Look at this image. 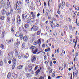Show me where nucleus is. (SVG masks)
Instances as JSON below:
<instances>
[{"label": "nucleus", "instance_id": "obj_1", "mask_svg": "<svg viewBox=\"0 0 79 79\" xmlns=\"http://www.w3.org/2000/svg\"><path fill=\"white\" fill-rule=\"evenodd\" d=\"M13 52H10L8 54V58L9 60H11L13 57Z\"/></svg>", "mask_w": 79, "mask_h": 79}, {"label": "nucleus", "instance_id": "obj_2", "mask_svg": "<svg viewBox=\"0 0 79 79\" xmlns=\"http://www.w3.org/2000/svg\"><path fill=\"white\" fill-rule=\"evenodd\" d=\"M14 6V8L15 10H18L19 9V4L18 2H17L16 5H15Z\"/></svg>", "mask_w": 79, "mask_h": 79}, {"label": "nucleus", "instance_id": "obj_3", "mask_svg": "<svg viewBox=\"0 0 79 79\" xmlns=\"http://www.w3.org/2000/svg\"><path fill=\"white\" fill-rule=\"evenodd\" d=\"M37 44H39V46H40V44H41V40L40 39L38 40L37 42L36 41H35L33 43L34 45H37Z\"/></svg>", "mask_w": 79, "mask_h": 79}, {"label": "nucleus", "instance_id": "obj_4", "mask_svg": "<svg viewBox=\"0 0 79 79\" xmlns=\"http://www.w3.org/2000/svg\"><path fill=\"white\" fill-rule=\"evenodd\" d=\"M78 74V71L77 70H76L75 72H73V79H74V76L75 77H77V74Z\"/></svg>", "mask_w": 79, "mask_h": 79}, {"label": "nucleus", "instance_id": "obj_5", "mask_svg": "<svg viewBox=\"0 0 79 79\" xmlns=\"http://www.w3.org/2000/svg\"><path fill=\"white\" fill-rule=\"evenodd\" d=\"M17 19L18 23V24H20V23H21V19H20V16H17Z\"/></svg>", "mask_w": 79, "mask_h": 79}, {"label": "nucleus", "instance_id": "obj_6", "mask_svg": "<svg viewBox=\"0 0 79 79\" xmlns=\"http://www.w3.org/2000/svg\"><path fill=\"white\" fill-rule=\"evenodd\" d=\"M33 29V31H36L38 30V27L37 26H35V25H33L32 27L31 28V29Z\"/></svg>", "mask_w": 79, "mask_h": 79}, {"label": "nucleus", "instance_id": "obj_7", "mask_svg": "<svg viewBox=\"0 0 79 79\" xmlns=\"http://www.w3.org/2000/svg\"><path fill=\"white\" fill-rule=\"evenodd\" d=\"M23 56V54L22 52H19V54H18V57L19 59H20L22 58V57Z\"/></svg>", "mask_w": 79, "mask_h": 79}, {"label": "nucleus", "instance_id": "obj_8", "mask_svg": "<svg viewBox=\"0 0 79 79\" xmlns=\"http://www.w3.org/2000/svg\"><path fill=\"white\" fill-rule=\"evenodd\" d=\"M32 69V66L31 65H29L28 66V71H31Z\"/></svg>", "mask_w": 79, "mask_h": 79}, {"label": "nucleus", "instance_id": "obj_9", "mask_svg": "<svg viewBox=\"0 0 79 79\" xmlns=\"http://www.w3.org/2000/svg\"><path fill=\"white\" fill-rule=\"evenodd\" d=\"M18 51L17 50L15 51V53H14V55L15 56V57H18Z\"/></svg>", "mask_w": 79, "mask_h": 79}, {"label": "nucleus", "instance_id": "obj_10", "mask_svg": "<svg viewBox=\"0 0 79 79\" xmlns=\"http://www.w3.org/2000/svg\"><path fill=\"white\" fill-rule=\"evenodd\" d=\"M1 13L2 15H4L5 14V13H6V11L4 9L2 10Z\"/></svg>", "mask_w": 79, "mask_h": 79}, {"label": "nucleus", "instance_id": "obj_11", "mask_svg": "<svg viewBox=\"0 0 79 79\" xmlns=\"http://www.w3.org/2000/svg\"><path fill=\"white\" fill-rule=\"evenodd\" d=\"M7 24H10V22L11 21V19H10V18H9V17H7Z\"/></svg>", "mask_w": 79, "mask_h": 79}, {"label": "nucleus", "instance_id": "obj_12", "mask_svg": "<svg viewBox=\"0 0 79 79\" xmlns=\"http://www.w3.org/2000/svg\"><path fill=\"white\" fill-rule=\"evenodd\" d=\"M26 76L28 78H30L31 77V76L29 73H26Z\"/></svg>", "mask_w": 79, "mask_h": 79}, {"label": "nucleus", "instance_id": "obj_13", "mask_svg": "<svg viewBox=\"0 0 79 79\" xmlns=\"http://www.w3.org/2000/svg\"><path fill=\"white\" fill-rule=\"evenodd\" d=\"M36 60V57H35V56H33L32 59H31V60L32 61V62H34L35 60Z\"/></svg>", "mask_w": 79, "mask_h": 79}, {"label": "nucleus", "instance_id": "obj_14", "mask_svg": "<svg viewBox=\"0 0 79 79\" xmlns=\"http://www.w3.org/2000/svg\"><path fill=\"white\" fill-rule=\"evenodd\" d=\"M15 36L17 37H19L20 36V35L19 34V32H17L15 34Z\"/></svg>", "mask_w": 79, "mask_h": 79}, {"label": "nucleus", "instance_id": "obj_15", "mask_svg": "<svg viewBox=\"0 0 79 79\" xmlns=\"http://www.w3.org/2000/svg\"><path fill=\"white\" fill-rule=\"evenodd\" d=\"M7 43H8L9 44H10L11 42H13V39H11V40H9V41L8 40H6Z\"/></svg>", "mask_w": 79, "mask_h": 79}, {"label": "nucleus", "instance_id": "obj_16", "mask_svg": "<svg viewBox=\"0 0 79 79\" xmlns=\"http://www.w3.org/2000/svg\"><path fill=\"white\" fill-rule=\"evenodd\" d=\"M23 67V65L18 66H17V69H18L21 70L22 69Z\"/></svg>", "mask_w": 79, "mask_h": 79}, {"label": "nucleus", "instance_id": "obj_17", "mask_svg": "<svg viewBox=\"0 0 79 79\" xmlns=\"http://www.w3.org/2000/svg\"><path fill=\"white\" fill-rule=\"evenodd\" d=\"M16 59L15 58H13L12 60L13 64H16Z\"/></svg>", "mask_w": 79, "mask_h": 79}, {"label": "nucleus", "instance_id": "obj_18", "mask_svg": "<svg viewBox=\"0 0 79 79\" xmlns=\"http://www.w3.org/2000/svg\"><path fill=\"white\" fill-rule=\"evenodd\" d=\"M7 8H11V5L10 4V3L9 2H8L7 3Z\"/></svg>", "mask_w": 79, "mask_h": 79}, {"label": "nucleus", "instance_id": "obj_19", "mask_svg": "<svg viewBox=\"0 0 79 79\" xmlns=\"http://www.w3.org/2000/svg\"><path fill=\"white\" fill-rule=\"evenodd\" d=\"M58 7H59V9H60V7H61V8H62V9H63V5L62 4H60L58 5Z\"/></svg>", "mask_w": 79, "mask_h": 79}, {"label": "nucleus", "instance_id": "obj_20", "mask_svg": "<svg viewBox=\"0 0 79 79\" xmlns=\"http://www.w3.org/2000/svg\"><path fill=\"white\" fill-rule=\"evenodd\" d=\"M28 40V38L27 37V36H25L23 37V40L25 41H27V40Z\"/></svg>", "mask_w": 79, "mask_h": 79}, {"label": "nucleus", "instance_id": "obj_21", "mask_svg": "<svg viewBox=\"0 0 79 79\" xmlns=\"http://www.w3.org/2000/svg\"><path fill=\"white\" fill-rule=\"evenodd\" d=\"M11 76V73L10 72H9L8 75L7 76V78H8V79H10Z\"/></svg>", "mask_w": 79, "mask_h": 79}, {"label": "nucleus", "instance_id": "obj_22", "mask_svg": "<svg viewBox=\"0 0 79 79\" xmlns=\"http://www.w3.org/2000/svg\"><path fill=\"white\" fill-rule=\"evenodd\" d=\"M13 64L12 66V69H14L15 67L16 64L15 63H13Z\"/></svg>", "mask_w": 79, "mask_h": 79}, {"label": "nucleus", "instance_id": "obj_23", "mask_svg": "<svg viewBox=\"0 0 79 79\" xmlns=\"http://www.w3.org/2000/svg\"><path fill=\"white\" fill-rule=\"evenodd\" d=\"M29 56V54L28 53H26V55L24 56V57L26 58H27Z\"/></svg>", "mask_w": 79, "mask_h": 79}, {"label": "nucleus", "instance_id": "obj_24", "mask_svg": "<svg viewBox=\"0 0 79 79\" xmlns=\"http://www.w3.org/2000/svg\"><path fill=\"white\" fill-rule=\"evenodd\" d=\"M35 47L33 46H31L30 48L31 50H32H32H35Z\"/></svg>", "mask_w": 79, "mask_h": 79}, {"label": "nucleus", "instance_id": "obj_25", "mask_svg": "<svg viewBox=\"0 0 79 79\" xmlns=\"http://www.w3.org/2000/svg\"><path fill=\"white\" fill-rule=\"evenodd\" d=\"M30 17V15H27L26 16H25V18L26 19H29Z\"/></svg>", "mask_w": 79, "mask_h": 79}, {"label": "nucleus", "instance_id": "obj_26", "mask_svg": "<svg viewBox=\"0 0 79 79\" xmlns=\"http://www.w3.org/2000/svg\"><path fill=\"white\" fill-rule=\"evenodd\" d=\"M68 76H69V77L71 76L70 79H72V73L71 74H71L70 73H68Z\"/></svg>", "mask_w": 79, "mask_h": 79}, {"label": "nucleus", "instance_id": "obj_27", "mask_svg": "<svg viewBox=\"0 0 79 79\" xmlns=\"http://www.w3.org/2000/svg\"><path fill=\"white\" fill-rule=\"evenodd\" d=\"M30 20L31 22H34V17H31L30 18Z\"/></svg>", "mask_w": 79, "mask_h": 79}, {"label": "nucleus", "instance_id": "obj_28", "mask_svg": "<svg viewBox=\"0 0 79 79\" xmlns=\"http://www.w3.org/2000/svg\"><path fill=\"white\" fill-rule=\"evenodd\" d=\"M22 48L24 49L25 48V43H23V44H22Z\"/></svg>", "mask_w": 79, "mask_h": 79}, {"label": "nucleus", "instance_id": "obj_29", "mask_svg": "<svg viewBox=\"0 0 79 79\" xmlns=\"http://www.w3.org/2000/svg\"><path fill=\"white\" fill-rule=\"evenodd\" d=\"M40 72V69H39L36 71L35 72L36 75H38V74H39Z\"/></svg>", "mask_w": 79, "mask_h": 79}, {"label": "nucleus", "instance_id": "obj_30", "mask_svg": "<svg viewBox=\"0 0 79 79\" xmlns=\"http://www.w3.org/2000/svg\"><path fill=\"white\" fill-rule=\"evenodd\" d=\"M20 44V41H17L16 42V45L17 46H19Z\"/></svg>", "mask_w": 79, "mask_h": 79}, {"label": "nucleus", "instance_id": "obj_31", "mask_svg": "<svg viewBox=\"0 0 79 79\" xmlns=\"http://www.w3.org/2000/svg\"><path fill=\"white\" fill-rule=\"evenodd\" d=\"M38 52V50H35V51H34L32 52L33 54H36V52Z\"/></svg>", "mask_w": 79, "mask_h": 79}, {"label": "nucleus", "instance_id": "obj_32", "mask_svg": "<svg viewBox=\"0 0 79 79\" xmlns=\"http://www.w3.org/2000/svg\"><path fill=\"white\" fill-rule=\"evenodd\" d=\"M25 28H27L29 27V24L27 23L25 25Z\"/></svg>", "mask_w": 79, "mask_h": 79}, {"label": "nucleus", "instance_id": "obj_33", "mask_svg": "<svg viewBox=\"0 0 79 79\" xmlns=\"http://www.w3.org/2000/svg\"><path fill=\"white\" fill-rule=\"evenodd\" d=\"M0 19H2V20H4L5 19V16H1L0 18Z\"/></svg>", "mask_w": 79, "mask_h": 79}, {"label": "nucleus", "instance_id": "obj_34", "mask_svg": "<svg viewBox=\"0 0 79 79\" xmlns=\"http://www.w3.org/2000/svg\"><path fill=\"white\" fill-rule=\"evenodd\" d=\"M62 3L63 5L64 6H65V5H66V4H65V1H64V0H63L62 2Z\"/></svg>", "mask_w": 79, "mask_h": 79}, {"label": "nucleus", "instance_id": "obj_35", "mask_svg": "<svg viewBox=\"0 0 79 79\" xmlns=\"http://www.w3.org/2000/svg\"><path fill=\"white\" fill-rule=\"evenodd\" d=\"M64 30H68V27H67V26H64Z\"/></svg>", "mask_w": 79, "mask_h": 79}, {"label": "nucleus", "instance_id": "obj_36", "mask_svg": "<svg viewBox=\"0 0 79 79\" xmlns=\"http://www.w3.org/2000/svg\"><path fill=\"white\" fill-rule=\"evenodd\" d=\"M5 2L3 0H1V5H3V4H4Z\"/></svg>", "mask_w": 79, "mask_h": 79}, {"label": "nucleus", "instance_id": "obj_37", "mask_svg": "<svg viewBox=\"0 0 79 79\" xmlns=\"http://www.w3.org/2000/svg\"><path fill=\"white\" fill-rule=\"evenodd\" d=\"M1 48L2 49H3V48H4V45H3V44H2L1 45Z\"/></svg>", "mask_w": 79, "mask_h": 79}, {"label": "nucleus", "instance_id": "obj_38", "mask_svg": "<svg viewBox=\"0 0 79 79\" xmlns=\"http://www.w3.org/2000/svg\"><path fill=\"white\" fill-rule=\"evenodd\" d=\"M31 15H32V16H33V17H35V14H34V13L33 12H31Z\"/></svg>", "mask_w": 79, "mask_h": 79}, {"label": "nucleus", "instance_id": "obj_39", "mask_svg": "<svg viewBox=\"0 0 79 79\" xmlns=\"http://www.w3.org/2000/svg\"><path fill=\"white\" fill-rule=\"evenodd\" d=\"M20 39H22L23 38V34L22 33H20Z\"/></svg>", "mask_w": 79, "mask_h": 79}, {"label": "nucleus", "instance_id": "obj_40", "mask_svg": "<svg viewBox=\"0 0 79 79\" xmlns=\"http://www.w3.org/2000/svg\"><path fill=\"white\" fill-rule=\"evenodd\" d=\"M3 65L2 61H0V66H2Z\"/></svg>", "mask_w": 79, "mask_h": 79}, {"label": "nucleus", "instance_id": "obj_41", "mask_svg": "<svg viewBox=\"0 0 79 79\" xmlns=\"http://www.w3.org/2000/svg\"><path fill=\"white\" fill-rule=\"evenodd\" d=\"M15 29V28L13 27H11V31L12 32H14V30Z\"/></svg>", "mask_w": 79, "mask_h": 79}, {"label": "nucleus", "instance_id": "obj_42", "mask_svg": "<svg viewBox=\"0 0 79 79\" xmlns=\"http://www.w3.org/2000/svg\"><path fill=\"white\" fill-rule=\"evenodd\" d=\"M11 14H13V9H11L10 11Z\"/></svg>", "mask_w": 79, "mask_h": 79}, {"label": "nucleus", "instance_id": "obj_43", "mask_svg": "<svg viewBox=\"0 0 79 79\" xmlns=\"http://www.w3.org/2000/svg\"><path fill=\"white\" fill-rule=\"evenodd\" d=\"M22 16V18H23V19H24V17H25V16H25V15H24V14H23Z\"/></svg>", "mask_w": 79, "mask_h": 79}, {"label": "nucleus", "instance_id": "obj_44", "mask_svg": "<svg viewBox=\"0 0 79 79\" xmlns=\"http://www.w3.org/2000/svg\"><path fill=\"white\" fill-rule=\"evenodd\" d=\"M39 79H44V77L40 76Z\"/></svg>", "mask_w": 79, "mask_h": 79}, {"label": "nucleus", "instance_id": "obj_45", "mask_svg": "<svg viewBox=\"0 0 79 79\" xmlns=\"http://www.w3.org/2000/svg\"><path fill=\"white\" fill-rule=\"evenodd\" d=\"M21 8H20L19 9V11H18V13H21Z\"/></svg>", "mask_w": 79, "mask_h": 79}, {"label": "nucleus", "instance_id": "obj_46", "mask_svg": "<svg viewBox=\"0 0 79 79\" xmlns=\"http://www.w3.org/2000/svg\"><path fill=\"white\" fill-rule=\"evenodd\" d=\"M53 34H54V36H55V37H56V36L57 35V33H56V32H54L53 33Z\"/></svg>", "mask_w": 79, "mask_h": 79}, {"label": "nucleus", "instance_id": "obj_47", "mask_svg": "<svg viewBox=\"0 0 79 79\" xmlns=\"http://www.w3.org/2000/svg\"><path fill=\"white\" fill-rule=\"evenodd\" d=\"M69 29L70 30H71L72 29V26L71 25L69 26Z\"/></svg>", "mask_w": 79, "mask_h": 79}, {"label": "nucleus", "instance_id": "obj_48", "mask_svg": "<svg viewBox=\"0 0 79 79\" xmlns=\"http://www.w3.org/2000/svg\"><path fill=\"white\" fill-rule=\"evenodd\" d=\"M27 23H31V20L28 19L27 20Z\"/></svg>", "mask_w": 79, "mask_h": 79}, {"label": "nucleus", "instance_id": "obj_49", "mask_svg": "<svg viewBox=\"0 0 79 79\" xmlns=\"http://www.w3.org/2000/svg\"><path fill=\"white\" fill-rule=\"evenodd\" d=\"M62 77V76H58L57 77H56V78H59L60 77Z\"/></svg>", "mask_w": 79, "mask_h": 79}, {"label": "nucleus", "instance_id": "obj_50", "mask_svg": "<svg viewBox=\"0 0 79 79\" xmlns=\"http://www.w3.org/2000/svg\"><path fill=\"white\" fill-rule=\"evenodd\" d=\"M6 16H9L10 15V12H6Z\"/></svg>", "mask_w": 79, "mask_h": 79}, {"label": "nucleus", "instance_id": "obj_51", "mask_svg": "<svg viewBox=\"0 0 79 79\" xmlns=\"http://www.w3.org/2000/svg\"><path fill=\"white\" fill-rule=\"evenodd\" d=\"M37 68H38V66H37L35 67V69H34V70H35V71H36L37 69Z\"/></svg>", "mask_w": 79, "mask_h": 79}, {"label": "nucleus", "instance_id": "obj_52", "mask_svg": "<svg viewBox=\"0 0 79 79\" xmlns=\"http://www.w3.org/2000/svg\"><path fill=\"white\" fill-rule=\"evenodd\" d=\"M30 9L31 10H34V8L33 7H31Z\"/></svg>", "mask_w": 79, "mask_h": 79}, {"label": "nucleus", "instance_id": "obj_53", "mask_svg": "<svg viewBox=\"0 0 79 79\" xmlns=\"http://www.w3.org/2000/svg\"><path fill=\"white\" fill-rule=\"evenodd\" d=\"M75 10H79V7H77L76 8V7H75Z\"/></svg>", "mask_w": 79, "mask_h": 79}, {"label": "nucleus", "instance_id": "obj_54", "mask_svg": "<svg viewBox=\"0 0 79 79\" xmlns=\"http://www.w3.org/2000/svg\"><path fill=\"white\" fill-rule=\"evenodd\" d=\"M25 1L27 3H29V0H25Z\"/></svg>", "mask_w": 79, "mask_h": 79}, {"label": "nucleus", "instance_id": "obj_55", "mask_svg": "<svg viewBox=\"0 0 79 79\" xmlns=\"http://www.w3.org/2000/svg\"><path fill=\"white\" fill-rule=\"evenodd\" d=\"M45 64H46V65H48V63L47 61H45Z\"/></svg>", "mask_w": 79, "mask_h": 79}, {"label": "nucleus", "instance_id": "obj_56", "mask_svg": "<svg viewBox=\"0 0 79 79\" xmlns=\"http://www.w3.org/2000/svg\"><path fill=\"white\" fill-rule=\"evenodd\" d=\"M44 59L45 60H47L46 56V55H45L44 57Z\"/></svg>", "mask_w": 79, "mask_h": 79}, {"label": "nucleus", "instance_id": "obj_57", "mask_svg": "<svg viewBox=\"0 0 79 79\" xmlns=\"http://www.w3.org/2000/svg\"><path fill=\"white\" fill-rule=\"evenodd\" d=\"M40 31H38L37 33V35H40Z\"/></svg>", "mask_w": 79, "mask_h": 79}, {"label": "nucleus", "instance_id": "obj_58", "mask_svg": "<svg viewBox=\"0 0 79 79\" xmlns=\"http://www.w3.org/2000/svg\"><path fill=\"white\" fill-rule=\"evenodd\" d=\"M50 71H49V73H51L52 72V69H51L50 70H49Z\"/></svg>", "mask_w": 79, "mask_h": 79}, {"label": "nucleus", "instance_id": "obj_59", "mask_svg": "<svg viewBox=\"0 0 79 79\" xmlns=\"http://www.w3.org/2000/svg\"><path fill=\"white\" fill-rule=\"evenodd\" d=\"M55 76V74L54 73H53L52 74V77H54Z\"/></svg>", "mask_w": 79, "mask_h": 79}, {"label": "nucleus", "instance_id": "obj_60", "mask_svg": "<svg viewBox=\"0 0 79 79\" xmlns=\"http://www.w3.org/2000/svg\"><path fill=\"white\" fill-rule=\"evenodd\" d=\"M50 24L51 25H53V21H51L50 22Z\"/></svg>", "mask_w": 79, "mask_h": 79}, {"label": "nucleus", "instance_id": "obj_61", "mask_svg": "<svg viewBox=\"0 0 79 79\" xmlns=\"http://www.w3.org/2000/svg\"><path fill=\"white\" fill-rule=\"evenodd\" d=\"M50 50H45V51L46 52H47L48 51H49Z\"/></svg>", "mask_w": 79, "mask_h": 79}, {"label": "nucleus", "instance_id": "obj_62", "mask_svg": "<svg viewBox=\"0 0 79 79\" xmlns=\"http://www.w3.org/2000/svg\"><path fill=\"white\" fill-rule=\"evenodd\" d=\"M31 73L32 74H34V71H33V70H31Z\"/></svg>", "mask_w": 79, "mask_h": 79}, {"label": "nucleus", "instance_id": "obj_63", "mask_svg": "<svg viewBox=\"0 0 79 79\" xmlns=\"http://www.w3.org/2000/svg\"><path fill=\"white\" fill-rule=\"evenodd\" d=\"M45 47V44H42V47Z\"/></svg>", "mask_w": 79, "mask_h": 79}, {"label": "nucleus", "instance_id": "obj_64", "mask_svg": "<svg viewBox=\"0 0 79 79\" xmlns=\"http://www.w3.org/2000/svg\"><path fill=\"white\" fill-rule=\"evenodd\" d=\"M11 60L9 61L8 63L9 64H10L11 63Z\"/></svg>", "mask_w": 79, "mask_h": 79}]
</instances>
